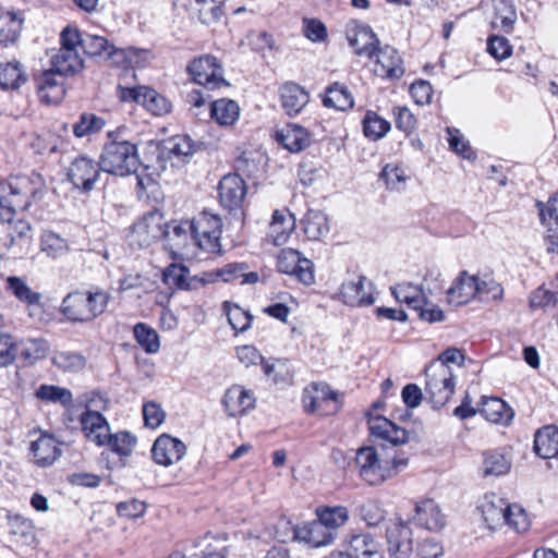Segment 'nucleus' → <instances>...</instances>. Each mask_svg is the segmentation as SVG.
Segmentation results:
<instances>
[{
	"instance_id": "nucleus-1",
	"label": "nucleus",
	"mask_w": 558,
	"mask_h": 558,
	"mask_svg": "<svg viewBox=\"0 0 558 558\" xmlns=\"http://www.w3.org/2000/svg\"><path fill=\"white\" fill-rule=\"evenodd\" d=\"M47 193L41 174L10 175L0 180V222L14 217L16 211H25L38 204Z\"/></svg>"
},
{
	"instance_id": "nucleus-2",
	"label": "nucleus",
	"mask_w": 558,
	"mask_h": 558,
	"mask_svg": "<svg viewBox=\"0 0 558 558\" xmlns=\"http://www.w3.org/2000/svg\"><path fill=\"white\" fill-rule=\"evenodd\" d=\"M107 137L99 158L102 171L119 177L137 173L140 157L136 145L124 138L121 130L109 132ZM136 179L137 185L145 189V179L140 174Z\"/></svg>"
},
{
	"instance_id": "nucleus-3",
	"label": "nucleus",
	"mask_w": 558,
	"mask_h": 558,
	"mask_svg": "<svg viewBox=\"0 0 558 558\" xmlns=\"http://www.w3.org/2000/svg\"><path fill=\"white\" fill-rule=\"evenodd\" d=\"M408 463V458L398 454L383 458L374 447H362L355 454L359 475L371 486L381 485L396 477Z\"/></svg>"
},
{
	"instance_id": "nucleus-4",
	"label": "nucleus",
	"mask_w": 558,
	"mask_h": 558,
	"mask_svg": "<svg viewBox=\"0 0 558 558\" xmlns=\"http://www.w3.org/2000/svg\"><path fill=\"white\" fill-rule=\"evenodd\" d=\"M82 49L92 58L111 60L114 63L125 62L129 65H144L151 57L147 49L135 47L118 49L106 37L88 33L84 34Z\"/></svg>"
},
{
	"instance_id": "nucleus-5",
	"label": "nucleus",
	"mask_w": 558,
	"mask_h": 558,
	"mask_svg": "<svg viewBox=\"0 0 558 558\" xmlns=\"http://www.w3.org/2000/svg\"><path fill=\"white\" fill-rule=\"evenodd\" d=\"M425 393L433 408L444 407L454 392L456 381L451 367H445L441 363H430L425 368Z\"/></svg>"
},
{
	"instance_id": "nucleus-6",
	"label": "nucleus",
	"mask_w": 558,
	"mask_h": 558,
	"mask_svg": "<svg viewBox=\"0 0 558 558\" xmlns=\"http://www.w3.org/2000/svg\"><path fill=\"white\" fill-rule=\"evenodd\" d=\"M192 225L195 244L207 253L221 255V218L210 210H203L192 219Z\"/></svg>"
},
{
	"instance_id": "nucleus-7",
	"label": "nucleus",
	"mask_w": 558,
	"mask_h": 558,
	"mask_svg": "<svg viewBox=\"0 0 558 558\" xmlns=\"http://www.w3.org/2000/svg\"><path fill=\"white\" fill-rule=\"evenodd\" d=\"M302 402L307 413L319 415L335 414L341 407L340 396L324 383L307 386L303 391Z\"/></svg>"
},
{
	"instance_id": "nucleus-8",
	"label": "nucleus",
	"mask_w": 558,
	"mask_h": 558,
	"mask_svg": "<svg viewBox=\"0 0 558 558\" xmlns=\"http://www.w3.org/2000/svg\"><path fill=\"white\" fill-rule=\"evenodd\" d=\"M163 236H170V231L165 230L162 214L158 210H154L144 215L134 223L129 235V241L132 246L143 248L148 247Z\"/></svg>"
},
{
	"instance_id": "nucleus-9",
	"label": "nucleus",
	"mask_w": 558,
	"mask_h": 558,
	"mask_svg": "<svg viewBox=\"0 0 558 558\" xmlns=\"http://www.w3.org/2000/svg\"><path fill=\"white\" fill-rule=\"evenodd\" d=\"M187 72L194 83L203 86L207 90H215L221 86L228 85L223 78V69L217 58L210 54L194 59L187 65Z\"/></svg>"
},
{
	"instance_id": "nucleus-10",
	"label": "nucleus",
	"mask_w": 558,
	"mask_h": 558,
	"mask_svg": "<svg viewBox=\"0 0 558 558\" xmlns=\"http://www.w3.org/2000/svg\"><path fill=\"white\" fill-rule=\"evenodd\" d=\"M101 171L100 161L82 155L70 163L66 175L76 190L88 193L94 190Z\"/></svg>"
},
{
	"instance_id": "nucleus-11",
	"label": "nucleus",
	"mask_w": 558,
	"mask_h": 558,
	"mask_svg": "<svg viewBox=\"0 0 558 558\" xmlns=\"http://www.w3.org/2000/svg\"><path fill=\"white\" fill-rule=\"evenodd\" d=\"M277 267L280 272L293 275L300 282L306 286L315 281L313 262L302 257L301 253L296 250H282L277 258Z\"/></svg>"
},
{
	"instance_id": "nucleus-12",
	"label": "nucleus",
	"mask_w": 558,
	"mask_h": 558,
	"mask_svg": "<svg viewBox=\"0 0 558 558\" xmlns=\"http://www.w3.org/2000/svg\"><path fill=\"white\" fill-rule=\"evenodd\" d=\"M347 39L357 56H364L372 59L379 46V39L373 29L357 22H352L347 27Z\"/></svg>"
},
{
	"instance_id": "nucleus-13",
	"label": "nucleus",
	"mask_w": 558,
	"mask_h": 558,
	"mask_svg": "<svg viewBox=\"0 0 558 558\" xmlns=\"http://www.w3.org/2000/svg\"><path fill=\"white\" fill-rule=\"evenodd\" d=\"M0 223L3 225L1 241L8 251L17 248L22 253L29 247L33 241V228L28 221L11 218Z\"/></svg>"
},
{
	"instance_id": "nucleus-14",
	"label": "nucleus",
	"mask_w": 558,
	"mask_h": 558,
	"mask_svg": "<svg viewBox=\"0 0 558 558\" xmlns=\"http://www.w3.org/2000/svg\"><path fill=\"white\" fill-rule=\"evenodd\" d=\"M186 453L185 445L178 438L168 434L160 435L151 447L154 461L163 466L178 463Z\"/></svg>"
},
{
	"instance_id": "nucleus-15",
	"label": "nucleus",
	"mask_w": 558,
	"mask_h": 558,
	"mask_svg": "<svg viewBox=\"0 0 558 558\" xmlns=\"http://www.w3.org/2000/svg\"><path fill=\"white\" fill-rule=\"evenodd\" d=\"M218 194L226 209L236 210L241 208L246 195L245 182L238 173L226 174L219 182Z\"/></svg>"
},
{
	"instance_id": "nucleus-16",
	"label": "nucleus",
	"mask_w": 558,
	"mask_h": 558,
	"mask_svg": "<svg viewBox=\"0 0 558 558\" xmlns=\"http://www.w3.org/2000/svg\"><path fill=\"white\" fill-rule=\"evenodd\" d=\"M368 429L375 440H383L392 446L403 445L409 440V434L404 428L381 415H369Z\"/></svg>"
},
{
	"instance_id": "nucleus-17",
	"label": "nucleus",
	"mask_w": 558,
	"mask_h": 558,
	"mask_svg": "<svg viewBox=\"0 0 558 558\" xmlns=\"http://www.w3.org/2000/svg\"><path fill=\"white\" fill-rule=\"evenodd\" d=\"M388 553L392 558H409L413 553L412 530L403 522L392 523L387 532Z\"/></svg>"
},
{
	"instance_id": "nucleus-18",
	"label": "nucleus",
	"mask_w": 558,
	"mask_h": 558,
	"mask_svg": "<svg viewBox=\"0 0 558 558\" xmlns=\"http://www.w3.org/2000/svg\"><path fill=\"white\" fill-rule=\"evenodd\" d=\"M256 398L241 385L229 387L222 398V405L229 416H242L255 408Z\"/></svg>"
},
{
	"instance_id": "nucleus-19",
	"label": "nucleus",
	"mask_w": 558,
	"mask_h": 558,
	"mask_svg": "<svg viewBox=\"0 0 558 558\" xmlns=\"http://www.w3.org/2000/svg\"><path fill=\"white\" fill-rule=\"evenodd\" d=\"M64 76L53 69L44 71L35 77L39 98L47 104H58L65 95Z\"/></svg>"
},
{
	"instance_id": "nucleus-20",
	"label": "nucleus",
	"mask_w": 558,
	"mask_h": 558,
	"mask_svg": "<svg viewBox=\"0 0 558 558\" xmlns=\"http://www.w3.org/2000/svg\"><path fill=\"white\" fill-rule=\"evenodd\" d=\"M372 283L363 276L342 283L340 295L350 306L371 305L374 302Z\"/></svg>"
},
{
	"instance_id": "nucleus-21",
	"label": "nucleus",
	"mask_w": 558,
	"mask_h": 558,
	"mask_svg": "<svg viewBox=\"0 0 558 558\" xmlns=\"http://www.w3.org/2000/svg\"><path fill=\"white\" fill-rule=\"evenodd\" d=\"M376 75L389 80H398L404 74L403 61L399 52L391 46L377 48Z\"/></svg>"
},
{
	"instance_id": "nucleus-22",
	"label": "nucleus",
	"mask_w": 558,
	"mask_h": 558,
	"mask_svg": "<svg viewBox=\"0 0 558 558\" xmlns=\"http://www.w3.org/2000/svg\"><path fill=\"white\" fill-rule=\"evenodd\" d=\"M281 107L284 112L294 117L301 113L310 101L308 92L294 82H286L279 87Z\"/></svg>"
},
{
	"instance_id": "nucleus-23",
	"label": "nucleus",
	"mask_w": 558,
	"mask_h": 558,
	"mask_svg": "<svg viewBox=\"0 0 558 558\" xmlns=\"http://www.w3.org/2000/svg\"><path fill=\"white\" fill-rule=\"evenodd\" d=\"M509 507L502 498L492 493L483 497L477 509L489 529H498L505 524Z\"/></svg>"
},
{
	"instance_id": "nucleus-24",
	"label": "nucleus",
	"mask_w": 558,
	"mask_h": 558,
	"mask_svg": "<svg viewBox=\"0 0 558 558\" xmlns=\"http://www.w3.org/2000/svg\"><path fill=\"white\" fill-rule=\"evenodd\" d=\"M80 423L85 437L99 447L105 446L106 438L110 433V426L101 413L96 411H84L80 416Z\"/></svg>"
},
{
	"instance_id": "nucleus-25",
	"label": "nucleus",
	"mask_w": 558,
	"mask_h": 558,
	"mask_svg": "<svg viewBox=\"0 0 558 558\" xmlns=\"http://www.w3.org/2000/svg\"><path fill=\"white\" fill-rule=\"evenodd\" d=\"M447 303L453 306L468 304L476 298L475 276L462 270L446 292Z\"/></svg>"
},
{
	"instance_id": "nucleus-26",
	"label": "nucleus",
	"mask_w": 558,
	"mask_h": 558,
	"mask_svg": "<svg viewBox=\"0 0 558 558\" xmlns=\"http://www.w3.org/2000/svg\"><path fill=\"white\" fill-rule=\"evenodd\" d=\"M294 229L293 214L287 208L276 209L271 216L267 236L275 245L279 246L287 243Z\"/></svg>"
},
{
	"instance_id": "nucleus-27",
	"label": "nucleus",
	"mask_w": 558,
	"mask_h": 558,
	"mask_svg": "<svg viewBox=\"0 0 558 558\" xmlns=\"http://www.w3.org/2000/svg\"><path fill=\"white\" fill-rule=\"evenodd\" d=\"M413 520L417 525L432 532L440 531L445 526V517L433 499L416 504Z\"/></svg>"
},
{
	"instance_id": "nucleus-28",
	"label": "nucleus",
	"mask_w": 558,
	"mask_h": 558,
	"mask_svg": "<svg viewBox=\"0 0 558 558\" xmlns=\"http://www.w3.org/2000/svg\"><path fill=\"white\" fill-rule=\"evenodd\" d=\"M295 538L317 548L332 543L335 533L329 531L319 520L298 526L294 531Z\"/></svg>"
},
{
	"instance_id": "nucleus-29",
	"label": "nucleus",
	"mask_w": 558,
	"mask_h": 558,
	"mask_svg": "<svg viewBox=\"0 0 558 558\" xmlns=\"http://www.w3.org/2000/svg\"><path fill=\"white\" fill-rule=\"evenodd\" d=\"M276 138L286 149L291 153H299L311 144L310 132L295 123H289L281 130L277 131Z\"/></svg>"
},
{
	"instance_id": "nucleus-30",
	"label": "nucleus",
	"mask_w": 558,
	"mask_h": 558,
	"mask_svg": "<svg viewBox=\"0 0 558 558\" xmlns=\"http://www.w3.org/2000/svg\"><path fill=\"white\" fill-rule=\"evenodd\" d=\"M90 308H88L86 294L82 291H74L65 295L61 303L62 314L74 323L92 322Z\"/></svg>"
},
{
	"instance_id": "nucleus-31",
	"label": "nucleus",
	"mask_w": 558,
	"mask_h": 558,
	"mask_svg": "<svg viewBox=\"0 0 558 558\" xmlns=\"http://www.w3.org/2000/svg\"><path fill=\"white\" fill-rule=\"evenodd\" d=\"M480 413L489 422L508 425L513 418V410L500 398L483 397Z\"/></svg>"
},
{
	"instance_id": "nucleus-32",
	"label": "nucleus",
	"mask_w": 558,
	"mask_h": 558,
	"mask_svg": "<svg viewBox=\"0 0 558 558\" xmlns=\"http://www.w3.org/2000/svg\"><path fill=\"white\" fill-rule=\"evenodd\" d=\"M51 69L61 75H74L83 69V59L76 49L59 48L50 58Z\"/></svg>"
},
{
	"instance_id": "nucleus-33",
	"label": "nucleus",
	"mask_w": 558,
	"mask_h": 558,
	"mask_svg": "<svg viewBox=\"0 0 558 558\" xmlns=\"http://www.w3.org/2000/svg\"><path fill=\"white\" fill-rule=\"evenodd\" d=\"M34 461L39 466L51 465L61 454L57 440L49 435H41L31 444Z\"/></svg>"
},
{
	"instance_id": "nucleus-34",
	"label": "nucleus",
	"mask_w": 558,
	"mask_h": 558,
	"mask_svg": "<svg viewBox=\"0 0 558 558\" xmlns=\"http://www.w3.org/2000/svg\"><path fill=\"white\" fill-rule=\"evenodd\" d=\"M534 451L543 459H556L558 456V427L547 425L534 436Z\"/></svg>"
},
{
	"instance_id": "nucleus-35",
	"label": "nucleus",
	"mask_w": 558,
	"mask_h": 558,
	"mask_svg": "<svg viewBox=\"0 0 558 558\" xmlns=\"http://www.w3.org/2000/svg\"><path fill=\"white\" fill-rule=\"evenodd\" d=\"M344 554L351 558H383L378 543L368 533L353 535Z\"/></svg>"
},
{
	"instance_id": "nucleus-36",
	"label": "nucleus",
	"mask_w": 558,
	"mask_h": 558,
	"mask_svg": "<svg viewBox=\"0 0 558 558\" xmlns=\"http://www.w3.org/2000/svg\"><path fill=\"white\" fill-rule=\"evenodd\" d=\"M248 265L245 263H230L218 268L213 275L216 280L231 282L241 279V284H254L258 281L259 276L255 271H247Z\"/></svg>"
},
{
	"instance_id": "nucleus-37",
	"label": "nucleus",
	"mask_w": 558,
	"mask_h": 558,
	"mask_svg": "<svg viewBox=\"0 0 558 558\" xmlns=\"http://www.w3.org/2000/svg\"><path fill=\"white\" fill-rule=\"evenodd\" d=\"M136 94V92H133ZM137 104L145 107L155 116H163L171 111V102L155 89L147 86H140L137 90Z\"/></svg>"
},
{
	"instance_id": "nucleus-38",
	"label": "nucleus",
	"mask_w": 558,
	"mask_h": 558,
	"mask_svg": "<svg viewBox=\"0 0 558 558\" xmlns=\"http://www.w3.org/2000/svg\"><path fill=\"white\" fill-rule=\"evenodd\" d=\"M24 19L22 13L8 11L0 14V46L7 47L17 41Z\"/></svg>"
},
{
	"instance_id": "nucleus-39",
	"label": "nucleus",
	"mask_w": 558,
	"mask_h": 558,
	"mask_svg": "<svg viewBox=\"0 0 558 558\" xmlns=\"http://www.w3.org/2000/svg\"><path fill=\"white\" fill-rule=\"evenodd\" d=\"M323 105L327 108L345 111L353 107L354 100L345 85L335 82L326 88Z\"/></svg>"
},
{
	"instance_id": "nucleus-40",
	"label": "nucleus",
	"mask_w": 558,
	"mask_h": 558,
	"mask_svg": "<svg viewBox=\"0 0 558 558\" xmlns=\"http://www.w3.org/2000/svg\"><path fill=\"white\" fill-rule=\"evenodd\" d=\"M16 356L27 364H34L38 360L46 357L49 345L45 339H23L19 343H14Z\"/></svg>"
},
{
	"instance_id": "nucleus-41",
	"label": "nucleus",
	"mask_w": 558,
	"mask_h": 558,
	"mask_svg": "<svg viewBox=\"0 0 558 558\" xmlns=\"http://www.w3.org/2000/svg\"><path fill=\"white\" fill-rule=\"evenodd\" d=\"M210 118L221 126H231L239 119L240 108L234 100L221 98L211 102Z\"/></svg>"
},
{
	"instance_id": "nucleus-42",
	"label": "nucleus",
	"mask_w": 558,
	"mask_h": 558,
	"mask_svg": "<svg viewBox=\"0 0 558 558\" xmlns=\"http://www.w3.org/2000/svg\"><path fill=\"white\" fill-rule=\"evenodd\" d=\"M391 293L397 301L405 303L414 311L428 303L422 288L410 282L397 284L391 288Z\"/></svg>"
},
{
	"instance_id": "nucleus-43",
	"label": "nucleus",
	"mask_w": 558,
	"mask_h": 558,
	"mask_svg": "<svg viewBox=\"0 0 558 558\" xmlns=\"http://www.w3.org/2000/svg\"><path fill=\"white\" fill-rule=\"evenodd\" d=\"M7 290L20 302L27 305H39L41 294L34 291L27 281L21 277L10 276L5 279Z\"/></svg>"
},
{
	"instance_id": "nucleus-44",
	"label": "nucleus",
	"mask_w": 558,
	"mask_h": 558,
	"mask_svg": "<svg viewBox=\"0 0 558 558\" xmlns=\"http://www.w3.org/2000/svg\"><path fill=\"white\" fill-rule=\"evenodd\" d=\"M302 223L305 235L312 241H318L329 232L327 217L319 210H308Z\"/></svg>"
},
{
	"instance_id": "nucleus-45",
	"label": "nucleus",
	"mask_w": 558,
	"mask_h": 558,
	"mask_svg": "<svg viewBox=\"0 0 558 558\" xmlns=\"http://www.w3.org/2000/svg\"><path fill=\"white\" fill-rule=\"evenodd\" d=\"M26 82V74L17 61L0 63V88L17 89Z\"/></svg>"
},
{
	"instance_id": "nucleus-46",
	"label": "nucleus",
	"mask_w": 558,
	"mask_h": 558,
	"mask_svg": "<svg viewBox=\"0 0 558 558\" xmlns=\"http://www.w3.org/2000/svg\"><path fill=\"white\" fill-rule=\"evenodd\" d=\"M316 514L317 519L332 532L344 525L349 520V511L343 506L317 508Z\"/></svg>"
},
{
	"instance_id": "nucleus-47",
	"label": "nucleus",
	"mask_w": 558,
	"mask_h": 558,
	"mask_svg": "<svg viewBox=\"0 0 558 558\" xmlns=\"http://www.w3.org/2000/svg\"><path fill=\"white\" fill-rule=\"evenodd\" d=\"M391 129L390 122L381 118L374 111H367L363 119L364 135L372 140L383 138Z\"/></svg>"
},
{
	"instance_id": "nucleus-48",
	"label": "nucleus",
	"mask_w": 558,
	"mask_h": 558,
	"mask_svg": "<svg viewBox=\"0 0 558 558\" xmlns=\"http://www.w3.org/2000/svg\"><path fill=\"white\" fill-rule=\"evenodd\" d=\"M40 250L48 257L57 259L69 252V244L65 239L54 232H45L40 241Z\"/></svg>"
},
{
	"instance_id": "nucleus-49",
	"label": "nucleus",
	"mask_w": 558,
	"mask_h": 558,
	"mask_svg": "<svg viewBox=\"0 0 558 558\" xmlns=\"http://www.w3.org/2000/svg\"><path fill=\"white\" fill-rule=\"evenodd\" d=\"M134 337L137 343L145 352L153 354L158 352L160 348L159 336L157 331L144 323H137L134 328Z\"/></svg>"
},
{
	"instance_id": "nucleus-50",
	"label": "nucleus",
	"mask_w": 558,
	"mask_h": 558,
	"mask_svg": "<svg viewBox=\"0 0 558 558\" xmlns=\"http://www.w3.org/2000/svg\"><path fill=\"white\" fill-rule=\"evenodd\" d=\"M106 438L108 441H105V446L121 457L130 456L136 445V437L129 432H119L117 434H111L110 432Z\"/></svg>"
},
{
	"instance_id": "nucleus-51",
	"label": "nucleus",
	"mask_w": 558,
	"mask_h": 558,
	"mask_svg": "<svg viewBox=\"0 0 558 558\" xmlns=\"http://www.w3.org/2000/svg\"><path fill=\"white\" fill-rule=\"evenodd\" d=\"M105 126V120L94 113H82L77 122L73 124V133L76 137L82 138L93 135Z\"/></svg>"
},
{
	"instance_id": "nucleus-52",
	"label": "nucleus",
	"mask_w": 558,
	"mask_h": 558,
	"mask_svg": "<svg viewBox=\"0 0 558 558\" xmlns=\"http://www.w3.org/2000/svg\"><path fill=\"white\" fill-rule=\"evenodd\" d=\"M35 396L44 401L59 402L64 407H70L73 401V395L69 389L53 385L39 386Z\"/></svg>"
},
{
	"instance_id": "nucleus-53",
	"label": "nucleus",
	"mask_w": 558,
	"mask_h": 558,
	"mask_svg": "<svg viewBox=\"0 0 558 558\" xmlns=\"http://www.w3.org/2000/svg\"><path fill=\"white\" fill-rule=\"evenodd\" d=\"M510 470V462L500 452L489 451L484 453L483 472L485 476H500Z\"/></svg>"
},
{
	"instance_id": "nucleus-54",
	"label": "nucleus",
	"mask_w": 558,
	"mask_h": 558,
	"mask_svg": "<svg viewBox=\"0 0 558 558\" xmlns=\"http://www.w3.org/2000/svg\"><path fill=\"white\" fill-rule=\"evenodd\" d=\"M8 529L16 542L28 544L34 538L33 524L23 517H9Z\"/></svg>"
},
{
	"instance_id": "nucleus-55",
	"label": "nucleus",
	"mask_w": 558,
	"mask_h": 558,
	"mask_svg": "<svg viewBox=\"0 0 558 558\" xmlns=\"http://www.w3.org/2000/svg\"><path fill=\"white\" fill-rule=\"evenodd\" d=\"M476 296L487 295L494 301H501L504 299V288L501 283L495 280L489 275L483 277L475 276Z\"/></svg>"
},
{
	"instance_id": "nucleus-56",
	"label": "nucleus",
	"mask_w": 558,
	"mask_h": 558,
	"mask_svg": "<svg viewBox=\"0 0 558 558\" xmlns=\"http://www.w3.org/2000/svg\"><path fill=\"white\" fill-rule=\"evenodd\" d=\"M85 357L76 352L62 351L52 356V363L63 371L78 372L85 367Z\"/></svg>"
},
{
	"instance_id": "nucleus-57",
	"label": "nucleus",
	"mask_w": 558,
	"mask_h": 558,
	"mask_svg": "<svg viewBox=\"0 0 558 558\" xmlns=\"http://www.w3.org/2000/svg\"><path fill=\"white\" fill-rule=\"evenodd\" d=\"M380 177L385 180L387 189L390 191L400 192L405 189L408 177L405 171L399 166L387 165L383 169Z\"/></svg>"
},
{
	"instance_id": "nucleus-58",
	"label": "nucleus",
	"mask_w": 558,
	"mask_h": 558,
	"mask_svg": "<svg viewBox=\"0 0 558 558\" xmlns=\"http://www.w3.org/2000/svg\"><path fill=\"white\" fill-rule=\"evenodd\" d=\"M168 150L170 157L184 160L195 153L196 144L190 136H175L169 142Z\"/></svg>"
},
{
	"instance_id": "nucleus-59",
	"label": "nucleus",
	"mask_w": 558,
	"mask_h": 558,
	"mask_svg": "<svg viewBox=\"0 0 558 558\" xmlns=\"http://www.w3.org/2000/svg\"><path fill=\"white\" fill-rule=\"evenodd\" d=\"M360 518L369 526L378 525L385 519V512L375 500L368 499L362 502L359 508Z\"/></svg>"
},
{
	"instance_id": "nucleus-60",
	"label": "nucleus",
	"mask_w": 558,
	"mask_h": 558,
	"mask_svg": "<svg viewBox=\"0 0 558 558\" xmlns=\"http://www.w3.org/2000/svg\"><path fill=\"white\" fill-rule=\"evenodd\" d=\"M85 294L88 308H90V317L92 320H94L106 311L108 303L110 301V294L101 289L86 291Z\"/></svg>"
},
{
	"instance_id": "nucleus-61",
	"label": "nucleus",
	"mask_w": 558,
	"mask_h": 558,
	"mask_svg": "<svg viewBox=\"0 0 558 558\" xmlns=\"http://www.w3.org/2000/svg\"><path fill=\"white\" fill-rule=\"evenodd\" d=\"M187 269L186 267L182 265L171 264L168 266L163 274H162V280L163 282L171 287L177 289H189V283L186 282V276H187Z\"/></svg>"
},
{
	"instance_id": "nucleus-62",
	"label": "nucleus",
	"mask_w": 558,
	"mask_h": 558,
	"mask_svg": "<svg viewBox=\"0 0 558 558\" xmlns=\"http://www.w3.org/2000/svg\"><path fill=\"white\" fill-rule=\"evenodd\" d=\"M557 304L556 293L545 289L544 287L537 288L530 295V307L532 310L542 308L547 311L554 308Z\"/></svg>"
},
{
	"instance_id": "nucleus-63",
	"label": "nucleus",
	"mask_w": 558,
	"mask_h": 558,
	"mask_svg": "<svg viewBox=\"0 0 558 558\" xmlns=\"http://www.w3.org/2000/svg\"><path fill=\"white\" fill-rule=\"evenodd\" d=\"M505 524L509 525L517 532H524L530 526V520L525 510L519 505H510L507 511Z\"/></svg>"
},
{
	"instance_id": "nucleus-64",
	"label": "nucleus",
	"mask_w": 558,
	"mask_h": 558,
	"mask_svg": "<svg viewBox=\"0 0 558 558\" xmlns=\"http://www.w3.org/2000/svg\"><path fill=\"white\" fill-rule=\"evenodd\" d=\"M228 322L236 332L246 331L252 323V316L238 305L228 311Z\"/></svg>"
}]
</instances>
